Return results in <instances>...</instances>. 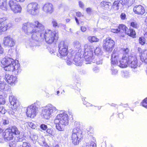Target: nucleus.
Instances as JSON below:
<instances>
[{
  "label": "nucleus",
  "mask_w": 147,
  "mask_h": 147,
  "mask_svg": "<svg viewBox=\"0 0 147 147\" xmlns=\"http://www.w3.org/2000/svg\"><path fill=\"white\" fill-rule=\"evenodd\" d=\"M133 11L135 13L141 15H143L145 13L144 7L140 5H136L134 7Z\"/></svg>",
  "instance_id": "5701e85b"
},
{
  "label": "nucleus",
  "mask_w": 147,
  "mask_h": 147,
  "mask_svg": "<svg viewBox=\"0 0 147 147\" xmlns=\"http://www.w3.org/2000/svg\"><path fill=\"white\" fill-rule=\"evenodd\" d=\"M74 125L76 129H74V145L78 144L80 141L82 136V132L80 129V123L79 122H75Z\"/></svg>",
  "instance_id": "9b49d317"
},
{
  "label": "nucleus",
  "mask_w": 147,
  "mask_h": 147,
  "mask_svg": "<svg viewBox=\"0 0 147 147\" xmlns=\"http://www.w3.org/2000/svg\"><path fill=\"white\" fill-rule=\"evenodd\" d=\"M8 5L7 0H0V9L4 11H7Z\"/></svg>",
  "instance_id": "393cba45"
},
{
  "label": "nucleus",
  "mask_w": 147,
  "mask_h": 147,
  "mask_svg": "<svg viewBox=\"0 0 147 147\" xmlns=\"http://www.w3.org/2000/svg\"><path fill=\"white\" fill-rule=\"evenodd\" d=\"M81 29L82 32H85L86 30V28L84 26H82L81 28Z\"/></svg>",
  "instance_id": "0e129e2a"
},
{
  "label": "nucleus",
  "mask_w": 147,
  "mask_h": 147,
  "mask_svg": "<svg viewBox=\"0 0 147 147\" xmlns=\"http://www.w3.org/2000/svg\"><path fill=\"white\" fill-rule=\"evenodd\" d=\"M74 52L72 51L71 53H69L68 55V56H67V60L66 62L67 64L68 65H71L74 60L73 59Z\"/></svg>",
  "instance_id": "bb28decb"
},
{
  "label": "nucleus",
  "mask_w": 147,
  "mask_h": 147,
  "mask_svg": "<svg viewBox=\"0 0 147 147\" xmlns=\"http://www.w3.org/2000/svg\"><path fill=\"white\" fill-rule=\"evenodd\" d=\"M139 41L140 44L143 45H144L145 43V39L143 37H141L139 38Z\"/></svg>",
  "instance_id": "79ce46f5"
},
{
  "label": "nucleus",
  "mask_w": 147,
  "mask_h": 147,
  "mask_svg": "<svg viewBox=\"0 0 147 147\" xmlns=\"http://www.w3.org/2000/svg\"><path fill=\"white\" fill-rule=\"evenodd\" d=\"M15 141L16 142H21L23 140V138L21 137H16L15 138Z\"/></svg>",
  "instance_id": "09e8293b"
},
{
  "label": "nucleus",
  "mask_w": 147,
  "mask_h": 147,
  "mask_svg": "<svg viewBox=\"0 0 147 147\" xmlns=\"http://www.w3.org/2000/svg\"><path fill=\"white\" fill-rule=\"evenodd\" d=\"M10 131L12 133V134H15L16 135L19 134L20 132L18 130V128L15 126H13L11 128H8Z\"/></svg>",
  "instance_id": "c756f323"
},
{
  "label": "nucleus",
  "mask_w": 147,
  "mask_h": 147,
  "mask_svg": "<svg viewBox=\"0 0 147 147\" xmlns=\"http://www.w3.org/2000/svg\"><path fill=\"white\" fill-rule=\"evenodd\" d=\"M38 112V107L32 105L27 107L26 114L28 117L33 118L36 116Z\"/></svg>",
  "instance_id": "4468645a"
},
{
  "label": "nucleus",
  "mask_w": 147,
  "mask_h": 147,
  "mask_svg": "<svg viewBox=\"0 0 147 147\" xmlns=\"http://www.w3.org/2000/svg\"><path fill=\"white\" fill-rule=\"evenodd\" d=\"M88 39L91 42H98L99 40V39L95 36H89L88 37Z\"/></svg>",
  "instance_id": "2f4dec72"
},
{
  "label": "nucleus",
  "mask_w": 147,
  "mask_h": 147,
  "mask_svg": "<svg viewBox=\"0 0 147 147\" xmlns=\"http://www.w3.org/2000/svg\"><path fill=\"white\" fill-rule=\"evenodd\" d=\"M101 6L105 10L111 11L112 9V4L110 2L106 1H102L100 3Z\"/></svg>",
  "instance_id": "b1692460"
},
{
  "label": "nucleus",
  "mask_w": 147,
  "mask_h": 147,
  "mask_svg": "<svg viewBox=\"0 0 147 147\" xmlns=\"http://www.w3.org/2000/svg\"><path fill=\"white\" fill-rule=\"evenodd\" d=\"M126 15L124 13H121L120 15V17L122 20H124L126 19Z\"/></svg>",
  "instance_id": "13d9d810"
},
{
  "label": "nucleus",
  "mask_w": 147,
  "mask_h": 147,
  "mask_svg": "<svg viewBox=\"0 0 147 147\" xmlns=\"http://www.w3.org/2000/svg\"><path fill=\"white\" fill-rule=\"evenodd\" d=\"M40 7L38 3L32 2L29 3L27 6L26 11L29 14L36 15L38 13Z\"/></svg>",
  "instance_id": "6e6552de"
},
{
  "label": "nucleus",
  "mask_w": 147,
  "mask_h": 147,
  "mask_svg": "<svg viewBox=\"0 0 147 147\" xmlns=\"http://www.w3.org/2000/svg\"><path fill=\"white\" fill-rule=\"evenodd\" d=\"M22 29L27 34H31L32 39L36 41H41L45 39L47 43L51 44L58 39V33L56 31L47 29L43 33L45 26L37 20L24 24Z\"/></svg>",
  "instance_id": "f257e3e1"
},
{
  "label": "nucleus",
  "mask_w": 147,
  "mask_h": 147,
  "mask_svg": "<svg viewBox=\"0 0 147 147\" xmlns=\"http://www.w3.org/2000/svg\"><path fill=\"white\" fill-rule=\"evenodd\" d=\"M115 45V41L111 38H107L103 41V49L107 52H111L114 48Z\"/></svg>",
  "instance_id": "9d476101"
},
{
  "label": "nucleus",
  "mask_w": 147,
  "mask_h": 147,
  "mask_svg": "<svg viewBox=\"0 0 147 147\" xmlns=\"http://www.w3.org/2000/svg\"><path fill=\"white\" fill-rule=\"evenodd\" d=\"M3 67L5 70L13 72L17 75L21 71L20 65L18 61L8 57L3 58L1 61Z\"/></svg>",
  "instance_id": "f03ea898"
},
{
  "label": "nucleus",
  "mask_w": 147,
  "mask_h": 147,
  "mask_svg": "<svg viewBox=\"0 0 147 147\" xmlns=\"http://www.w3.org/2000/svg\"><path fill=\"white\" fill-rule=\"evenodd\" d=\"M16 43L15 40L10 35L5 36L3 38L2 44L5 47H12L15 45Z\"/></svg>",
  "instance_id": "ddd939ff"
},
{
  "label": "nucleus",
  "mask_w": 147,
  "mask_h": 147,
  "mask_svg": "<svg viewBox=\"0 0 147 147\" xmlns=\"http://www.w3.org/2000/svg\"><path fill=\"white\" fill-rule=\"evenodd\" d=\"M120 1L119 0L115 1L112 5V10H117L119 8Z\"/></svg>",
  "instance_id": "c85d7f7f"
},
{
  "label": "nucleus",
  "mask_w": 147,
  "mask_h": 147,
  "mask_svg": "<svg viewBox=\"0 0 147 147\" xmlns=\"http://www.w3.org/2000/svg\"><path fill=\"white\" fill-rule=\"evenodd\" d=\"M84 49L83 56L85 60L90 61L93 59L94 56L93 52L94 50L93 46L86 44L84 46Z\"/></svg>",
  "instance_id": "0eeeda50"
},
{
  "label": "nucleus",
  "mask_w": 147,
  "mask_h": 147,
  "mask_svg": "<svg viewBox=\"0 0 147 147\" xmlns=\"http://www.w3.org/2000/svg\"><path fill=\"white\" fill-rule=\"evenodd\" d=\"M127 28L125 26L122 24H120L118 26V29H119L120 30L121 29L123 31H125V32Z\"/></svg>",
  "instance_id": "c9c22d12"
},
{
  "label": "nucleus",
  "mask_w": 147,
  "mask_h": 147,
  "mask_svg": "<svg viewBox=\"0 0 147 147\" xmlns=\"http://www.w3.org/2000/svg\"><path fill=\"white\" fill-rule=\"evenodd\" d=\"M39 144L42 146H46L47 144L45 141V138L43 137H41L38 140Z\"/></svg>",
  "instance_id": "473e14b6"
},
{
  "label": "nucleus",
  "mask_w": 147,
  "mask_h": 147,
  "mask_svg": "<svg viewBox=\"0 0 147 147\" xmlns=\"http://www.w3.org/2000/svg\"><path fill=\"white\" fill-rule=\"evenodd\" d=\"M125 33L128 36L133 38L135 37L136 35V33L135 31L131 28H127V30H126Z\"/></svg>",
  "instance_id": "cd10ccee"
},
{
  "label": "nucleus",
  "mask_w": 147,
  "mask_h": 147,
  "mask_svg": "<svg viewBox=\"0 0 147 147\" xmlns=\"http://www.w3.org/2000/svg\"><path fill=\"white\" fill-rule=\"evenodd\" d=\"M122 51L123 52V55H128V53L129 51V49L127 48H123L122 49Z\"/></svg>",
  "instance_id": "a18cd8bd"
},
{
  "label": "nucleus",
  "mask_w": 147,
  "mask_h": 147,
  "mask_svg": "<svg viewBox=\"0 0 147 147\" xmlns=\"http://www.w3.org/2000/svg\"><path fill=\"white\" fill-rule=\"evenodd\" d=\"M86 11L88 14H90L92 12V10L91 8L88 7L86 9Z\"/></svg>",
  "instance_id": "603ef678"
},
{
  "label": "nucleus",
  "mask_w": 147,
  "mask_h": 147,
  "mask_svg": "<svg viewBox=\"0 0 147 147\" xmlns=\"http://www.w3.org/2000/svg\"><path fill=\"white\" fill-rule=\"evenodd\" d=\"M8 3L11 10L13 13H18L21 12L22 8L19 4L11 0L9 1Z\"/></svg>",
  "instance_id": "2eb2a0df"
},
{
  "label": "nucleus",
  "mask_w": 147,
  "mask_h": 147,
  "mask_svg": "<svg viewBox=\"0 0 147 147\" xmlns=\"http://www.w3.org/2000/svg\"><path fill=\"white\" fill-rule=\"evenodd\" d=\"M24 125H26L27 127V125H28L30 127L33 129H35L36 128V125L31 122L25 123L24 124Z\"/></svg>",
  "instance_id": "72a5a7b5"
},
{
  "label": "nucleus",
  "mask_w": 147,
  "mask_h": 147,
  "mask_svg": "<svg viewBox=\"0 0 147 147\" xmlns=\"http://www.w3.org/2000/svg\"><path fill=\"white\" fill-rule=\"evenodd\" d=\"M9 122V121L7 119H3V123L4 125L7 124Z\"/></svg>",
  "instance_id": "680f3d73"
},
{
  "label": "nucleus",
  "mask_w": 147,
  "mask_h": 147,
  "mask_svg": "<svg viewBox=\"0 0 147 147\" xmlns=\"http://www.w3.org/2000/svg\"><path fill=\"white\" fill-rule=\"evenodd\" d=\"M139 51L140 60L142 62L147 64V50L143 49Z\"/></svg>",
  "instance_id": "4be33fe9"
},
{
  "label": "nucleus",
  "mask_w": 147,
  "mask_h": 147,
  "mask_svg": "<svg viewBox=\"0 0 147 147\" xmlns=\"http://www.w3.org/2000/svg\"><path fill=\"white\" fill-rule=\"evenodd\" d=\"M85 147H96V144L94 142H92L90 144L86 143Z\"/></svg>",
  "instance_id": "4c0bfd02"
},
{
  "label": "nucleus",
  "mask_w": 147,
  "mask_h": 147,
  "mask_svg": "<svg viewBox=\"0 0 147 147\" xmlns=\"http://www.w3.org/2000/svg\"><path fill=\"white\" fill-rule=\"evenodd\" d=\"M4 53V49L0 43V54H3Z\"/></svg>",
  "instance_id": "4d7b16f0"
},
{
  "label": "nucleus",
  "mask_w": 147,
  "mask_h": 147,
  "mask_svg": "<svg viewBox=\"0 0 147 147\" xmlns=\"http://www.w3.org/2000/svg\"><path fill=\"white\" fill-rule=\"evenodd\" d=\"M57 112L56 108L51 104H49L42 107V117L45 119H49Z\"/></svg>",
  "instance_id": "20e7f679"
},
{
  "label": "nucleus",
  "mask_w": 147,
  "mask_h": 147,
  "mask_svg": "<svg viewBox=\"0 0 147 147\" xmlns=\"http://www.w3.org/2000/svg\"><path fill=\"white\" fill-rule=\"evenodd\" d=\"M22 147H30V145L28 143L24 142L23 143Z\"/></svg>",
  "instance_id": "3c124183"
},
{
  "label": "nucleus",
  "mask_w": 147,
  "mask_h": 147,
  "mask_svg": "<svg viewBox=\"0 0 147 147\" xmlns=\"http://www.w3.org/2000/svg\"><path fill=\"white\" fill-rule=\"evenodd\" d=\"M76 16L78 17H80L83 16L81 12L79 11L76 13Z\"/></svg>",
  "instance_id": "e2e57ef3"
},
{
  "label": "nucleus",
  "mask_w": 147,
  "mask_h": 147,
  "mask_svg": "<svg viewBox=\"0 0 147 147\" xmlns=\"http://www.w3.org/2000/svg\"><path fill=\"white\" fill-rule=\"evenodd\" d=\"M111 31L113 33H118L120 31V30L118 29H111Z\"/></svg>",
  "instance_id": "6e6d98bb"
},
{
  "label": "nucleus",
  "mask_w": 147,
  "mask_h": 147,
  "mask_svg": "<svg viewBox=\"0 0 147 147\" xmlns=\"http://www.w3.org/2000/svg\"><path fill=\"white\" fill-rule=\"evenodd\" d=\"M68 119L67 114L64 112L57 115L54 120L57 129L59 131H63L65 126L68 124Z\"/></svg>",
  "instance_id": "7ed1b4c3"
},
{
  "label": "nucleus",
  "mask_w": 147,
  "mask_h": 147,
  "mask_svg": "<svg viewBox=\"0 0 147 147\" xmlns=\"http://www.w3.org/2000/svg\"><path fill=\"white\" fill-rule=\"evenodd\" d=\"M79 5L80 7L81 8H83L84 7V5L83 3L81 2V1H79Z\"/></svg>",
  "instance_id": "052dcab7"
},
{
  "label": "nucleus",
  "mask_w": 147,
  "mask_h": 147,
  "mask_svg": "<svg viewBox=\"0 0 147 147\" xmlns=\"http://www.w3.org/2000/svg\"><path fill=\"white\" fill-rule=\"evenodd\" d=\"M13 136L8 129H6L3 134V137L0 138V143H3L4 141H7L12 140Z\"/></svg>",
  "instance_id": "dca6fc26"
},
{
  "label": "nucleus",
  "mask_w": 147,
  "mask_h": 147,
  "mask_svg": "<svg viewBox=\"0 0 147 147\" xmlns=\"http://www.w3.org/2000/svg\"><path fill=\"white\" fill-rule=\"evenodd\" d=\"M122 1L121 4L122 5H125L129 7L133 3V0H121Z\"/></svg>",
  "instance_id": "7c9ffc66"
},
{
  "label": "nucleus",
  "mask_w": 147,
  "mask_h": 147,
  "mask_svg": "<svg viewBox=\"0 0 147 147\" xmlns=\"http://www.w3.org/2000/svg\"><path fill=\"white\" fill-rule=\"evenodd\" d=\"M122 55L119 54L118 53L116 52L115 50L113 51L111 55V63L112 65H118V62L120 59L119 58L121 57Z\"/></svg>",
  "instance_id": "6ab92c4d"
},
{
  "label": "nucleus",
  "mask_w": 147,
  "mask_h": 147,
  "mask_svg": "<svg viewBox=\"0 0 147 147\" xmlns=\"http://www.w3.org/2000/svg\"><path fill=\"white\" fill-rule=\"evenodd\" d=\"M111 71L112 74L113 75L116 74L118 72V70L114 67L112 68Z\"/></svg>",
  "instance_id": "c03bdc74"
},
{
  "label": "nucleus",
  "mask_w": 147,
  "mask_h": 147,
  "mask_svg": "<svg viewBox=\"0 0 147 147\" xmlns=\"http://www.w3.org/2000/svg\"><path fill=\"white\" fill-rule=\"evenodd\" d=\"M52 24L54 27H58L59 26V24H58L57 21L55 19H53L52 21Z\"/></svg>",
  "instance_id": "58836bf2"
},
{
  "label": "nucleus",
  "mask_w": 147,
  "mask_h": 147,
  "mask_svg": "<svg viewBox=\"0 0 147 147\" xmlns=\"http://www.w3.org/2000/svg\"><path fill=\"white\" fill-rule=\"evenodd\" d=\"M129 55L124 54L122 56L121 60H119L118 65L121 68H125L129 65Z\"/></svg>",
  "instance_id": "f3484780"
},
{
  "label": "nucleus",
  "mask_w": 147,
  "mask_h": 147,
  "mask_svg": "<svg viewBox=\"0 0 147 147\" xmlns=\"http://www.w3.org/2000/svg\"><path fill=\"white\" fill-rule=\"evenodd\" d=\"M4 79L9 84L12 85L16 83L17 78L16 76L6 74L5 75Z\"/></svg>",
  "instance_id": "412c9836"
},
{
  "label": "nucleus",
  "mask_w": 147,
  "mask_h": 147,
  "mask_svg": "<svg viewBox=\"0 0 147 147\" xmlns=\"http://www.w3.org/2000/svg\"><path fill=\"white\" fill-rule=\"evenodd\" d=\"M58 47L59 53L57 54L58 56L65 59V57L69 53H67L68 47L64 41H61L59 44Z\"/></svg>",
  "instance_id": "1a4fd4ad"
},
{
  "label": "nucleus",
  "mask_w": 147,
  "mask_h": 147,
  "mask_svg": "<svg viewBox=\"0 0 147 147\" xmlns=\"http://www.w3.org/2000/svg\"><path fill=\"white\" fill-rule=\"evenodd\" d=\"M6 86L5 83L4 82L0 81V89L3 90L5 89Z\"/></svg>",
  "instance_id": "a19ab883"
},
{
  "label": "nucleus",
  "mask_w": 147,
  "mask_h": 147,
  "mask_svg": "<svg viewBox=\"0 0 147 147\" xmlns=\"http://www.w3.org/2000/svg\"><path fill=\"white\" fill-rule=\"evenodd\" d=\"M122 76L125 78H127L129 76V73L127 72H123L122 75Z\"/></svg>",
  "instance_id": "8fccbe9b"
},
{
  "label": "nucleus",
  "mask_w": 147,
  "mask_h": 147,
  "mask_svg": "<svg viewBox=\"0 0 147 147\" xmlns=\"http://www.w3.org/2000/svg\"><path fill=\"white\" fill-rule=\"evenodd\" d=\"M6 112L5 108L2 106L0 107V113L3 114L5 113Z\"/></svg>",
  "instance_id": "49530a36"
},
{
  "label": "nucleus",
  "mask_w": 147,
  "mask_h": 147,
  "mask_svg": "<svg viewBox=\"0 0 147 147\" xmlns=\"http://www.w3.org/2000/svg\"><path fill=\"white\" fill-rule=\"evenodd\" d=\"M9 100L11 105L13 106L14 109H11L8 110V112L12 117H16L17 116V113L15 109L20 106V103L16 97L13 95L9 96Z\"/></svg>",
  "instance_id": "39448f33"
},
{
  "label": "nucleus",
  "mask_w": 147,
  "mask_h": 147,
  "mask_svg": "<svg viewBox=\"0 0 147 147\" xmlns=\"http://www.w3.org/2000/svg\"><path fill=\"white\" fill-rule=\"evenodd\" d=\"M144 33V36L147 38V27H146L145 29Z\"/></svg>",
  "instance_id": "69168bd1"
},
{
  "label": "nucleus",
  "mask_w": 147,
  "mask_h": 147,
  "mask_svg": "<svg viewBox=\"0 0 147 147\" xmlns=\"http://www.w3.org/2000/svg\"><path fill=\"white\" fill-rule=\"evenodd\" d=\"M81 45L78 41H76L74 43V53H76V55L74 57V62L76 65L78 66H81L82 64V60H81L80 53L81 50L80 48Z\"/></svg>",
  "instance_id": "423d86ee"
},
{
  "label": "nucleus",
  "mask_w": 147,
  "mask_h": 147,
  "mask_svg": "<svg viewBox=\"0 0 147 147\" xmlns=\"http://www.w3.org/2000/svg\"><path fill=\"white\" fill-rule=\"evenodd\" d=\"M130 26L136 28H138L139 27V25L136 22H131L130 23Z\"/></svg>",
  "instance_id": "e433bc0d"
},
{
  "label": "nucleus",
  "mask_w": 147,
  "mask_h": 147,
  "mask_svg": "<svg viewBox=\"0 0 147 147\" xmlns=\"http://www.w3.org/2000/svg\"><path fill=\"white\" fill-rule=\"evenodd\" d=\"M46 130V132L49 134V135L54 136V132L52 130L50 129H47Z\"/></svg>",
  "instance_id": "37998d69"
},
{
  "label": "nucleus",
  "mask_w": 147,
  "mask_h": 147,
  "mask_svg": "<svg viewBox=\"0 0 147 147\" xmlns=\"http://www.w3.org/2000/svg\"><path fill=\"white\" fill-rule=\"evenodd\" d=\"M40 128L43 130H46L47 129V127L46 125L42 124L40 126Z\"/></svg>",
  "instance_id": "de8ad7c7"
},
{
  "label": "nucleus",
  "mask_w": 147,
  "mask_h": 147,
  "mask_svg": "<svg viewBox=\"0 0 147 147\" xmlns=\"http://www.w3.org/2000/svg\"><path fill=\"white\" fill-rule=\"evenodd\" d=\"M38 139V136L36 135H34L31 137V139L33 141H35Z\"/></svg>",
  "instance_id": "bf43d9fd"
},
{
  "label": "nucleus",
  "mask_w": 147,
  "mask_h": 147,
  "mask_svg": "<svg viewBox=\"0 0 147 147\" xmlns=\"http://www.w3.org/2000/svg\"><path fill=\"white\" fill-rule=\"evenodd\" d=\"M94 53L96 55H100L102 54V52L100 48L97 47L94 50Z\"/></svg>",
  "instance_id": "f704fd0d"
},
{
  "label": "nucleus",
  "mask_w": 147,
  "mask_h": 147,
  "mask_svg": "<svg viewBox=\"0 0 147 147\" xmlns=\"http://www.w3.org/2000/svg\"><path fill=\"white\" fill-rule=\"evenodd\" d=\"M93 70L95 72H98V69L97 67H95L93 69Z\"/></svg>",
  "instance_id": "774afa93"
},
{
  "label": "nucleus",
  "mask_w": 147,
  "mask_h": 147,
  "mask_svg": "<svg viewBox=\"0 0 147 147\" xmlns=\"http://www.w3.org/2000/svg\"><path fill=\"white\" fill-rule=\"evenodd\" d=\"M20 20V19L19 18H17L15 19V21L16 22H19Z\"/></svg>",
  "instance_id": "338daca9"
},
{
  "label": "nucleus",
  "mask_w": 147,
  "mask_h": 147,
  "mask_svg": "<svg viewBox=\"0 0 147 147\" xmlns=\"http://www.w3.org/2000/svg\"><path fill=\"white\" fill-rule=\"evenodd\" d=\"M129 66L131 68H137L138 66V60L136 55L130 54L129 55Z\"/></svg>",
  "instance_id": "a211bd4d"
},
{
  "label": "nucleus",
  "mask_w": 147,
  "mask_h": 147,
  "mask_svg": "<svg viewBox=\"0 0 147 147\" xmlns=\"http://www.w3.org/2000/svg\"><path fill=\"white\" fill-rule=\"evenodd\" d=\"M8 21L6 17L0 18V34L6 31L13 26V24L11 22H8Z\"/></svg>",
  "instance_id": "f8f14e48"
},
{
  "label": "nucleus",
  "mask_w": 147,
  "mask_h": 147,
  "mask_svg": "<svg viewBox=\"0 0 147 147\" xmlns=\"http://www.w3.org/2000/svg\"><path fill=\"white\" fill-rule=\"evenodd\" d=\"M7 94L4 92L0 90V104H4L5 102V99Z\"/></svg>",
  "instance_id": "a878e982"
},
{
  "label": "nucleus",
  "mask_w": 147,
  "mask_h": 147,
  "mask_svg": "<svg viewBox=\"0 0 147 147\" xmlns=\"http://www.w3.org/2000/svg\"><path fill=\"white\" fill-rule=\"evenodd\" d=\"M141 104L143 107L147 109V97L143 100Z\"/></svg>",
  "instance_id": "ea45409f"
},
{
  "label": "nucleus",
  "mask_w": 147,
  "mask_h": 147,
  "mask_svg": "<svg viewBox=\"0 0 147 147\" xmlns=\"http://www.w3.org/2000/svg\"><path fill=\"white\" fill-rule=\"evenodd\" d=\"M82 100L84 101V100H85L84 98H82ZM83 103L84 105H86L87 107H89L91 106V104L86 101L83 102Z\"/></svg>",
  "instance_id": "5fc2aeb1"
},
{
  "label": "nucleus",
  "mask_w": 147,
  "mask_h": 147,
  "mask_svg": "<svg viewBox=\"0 0 147 147\" xmlns=\"http://www.w3.org/2000/svg\"><path fill=\"white\" fill-rule=\"evenodd\" d=\"M16 145V141H14L13 142H10L9 146L10 147H15Z\"/></svg>",
  "instance_id": "864d4df0"
},
{
  "label": "nucleus",
  "mask_w": 147,
  "mask_h": 147,
  "mask_svg": "<svg viewBox=\"0 0 147 147\" xmlns=\"http://www.w3.org/2000/svg\"><path fill=\"white\" fill-rule=\"evenodd\" d=\"M54 9L53 4L49 3H45L42 7V10L43 11L49 14L53 12Z\"/></svg>",
  "instance_id": "aec40b11"
}]
</instances>
